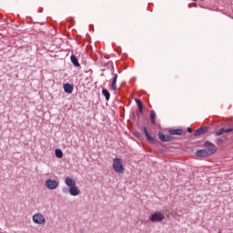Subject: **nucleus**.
Wrapping results in <instances>:
<instances>
[{
  "mask_svg": "<svg viewBox=\"0 0 233 233\" xmlns=\"http://www.w3.org/2000/svg\"><path fill=\"white\" fill-rule=\"evenodd\" d=\"M212 155H214L213 149H198L195 153L197 157H210Z\"/></svg>",
  "mask_w": 233,
  "mask_h": 233,
  "instance_id": "nucleus-3",
  "label": "nucleus"
},
{
  "mask_svg": "<svg viewBox=\"0 0 233 233\" xmlns=\"http://www.w3.org/2000/svg\"><path fill=\"white\" fill-rule=\"evenodd\" d=\"M63 88L66 94H72V92H74V85L69 83L64 84Z\"/></svg>",
  "mask_w": 233,
  "mask_h": 233,
  "instance_id": "nucleus-10",
  "label": "nucleus"
},
{
  "mask_svg": "<svg viewBox=\"0 0 233 233\" xmlns=\"http://www.w3.org/2000/svg\"><path fill=\"white\" fill-rule=\"evenodd\" d=\"M207 132H208V127H200L194 132L193 136L198 137V136H203V134H207Z\"/></svg>",
  "mask_w": 233,
  "mask_h": 233,
  "instance_id": "nucleus-9",
  "label": "nucleus"
},
{
  "mask_svg": "<svg viewBox=\"0 0 233 233\" xmlns=\"http://www.w3.org/2000/svg\"><path fill=\"white\" fill-rule=\"evenodd\" d=\"M157 136H158V139L162 143H168V141H172V139L174 138L170 135H165V133H163V131H158Z\"/></svg>",
  "mask_w": 233,
  "mask_h": 233,
  "instance_id": "nucleus-5",
  "label": "nucleus"
},
{
  "mask_svg": "<svg viewBox=\"0 0 233 233\" xmlns=\"http://www.w3.org/2000/svg\"><path fill=\"white\" fill-rule=\"evenodd\" d=\"M113 169L117 174H123V172H125V167H123V159L114 158L113 159Z\"/></svg>",
  "mask_w": 233,
  "mask_h": 233,
  "instance_id": "nucleus-1",
  "label": "nucleus"
},
{
  "mask_svg": "<svg viewBox=\"0 0 233 233\" xmlns=\"http://www.w3.org/2000/svg\"><path fill=\"white\" fill-rule=\"evenodd\" d=\"M70 59L74 66H76L77 68L81 66V64H79V60L77 59V56H76V55H71Z\"/></svg>",
  "mask_w": 233,
  "mask_h": 233,
  "instance_id": "nucleus-13",
  "label": "nucleus"
},
{
  "mask_svg": "<svg viewBox=\"0 0 233 233\" xmlns=\"http://www.w3.org/2000/svg\"><path fill=\"white\" fill-rule=\"evenodd\" d=\"M102 96H104V97L106 98V101H110V92L106 88L102 89Z\"/></svg>",
  "mask_w": 233,
  "mask_h": 233,
  "instance_id": "nucleus-17",
  "label": "nucleus"
},
{
  "mask_svg": "<svg viewBox=\"0 0 233 233\" xmlns=\"http://www.w3.org/2000/svg\"><path fill=\"white\" fill-rule=\"evenodd\" d=\"M62 192H63V194H68V192L70 193V189H68V187H65L62 188Z\"/></svg>",
  "mask_w": 233,
  "mask_h": 233,
  "instance_id": "nucleus-21",
  "label": "nucleus"
},
{
  "mask_svg": "<svg viewBox=\"0 0 233 233\" xmlns=\"http://www.w3.org/2000/svg\"><path fill=\"white\" fill-rule=\"evenodd\" d=\"M136 101V104L137 106V108H138V112L140 114H143V102L137 98L135 99Z\"/></svg>",
  "mask_w": 233,
  "mask_h": 233,
  "instance_id": "nucleus-16",
  "label": "nucleus"
},
{
  "mask_svg": "<svg viewBox=\"0 0 233 233\" xmlns=\"http://www.w3.org/2000/svg\"><path fill=\"white\" fill-rule=\"evenodd\" d=\"M69 194L70 196H79V194H81V191L79 190V188H77V186L75 185L69 187Z\"/></svg>",
  "mask_w": 233,
  "mask_h": 233,
  "instance_id": "nucleus-11",
  "label": "nucleus"
},
{
  "mask_svg": "<svg viewBox=\"0 0 233 233\" xmlns=\"http://www.w3.org/2000/svg\"><path fill=\"white\" fill-rule=\"evenodd\" d=\"M45 185L49 190H56V188L59 187V182H57V180L48 179L46 181Z\"/></svg>",
  "mask_w": 233,
  "mask_h": 233,
  "instance_id": "nucleus-6",
  "label": "nucleus"
},
{
  "mask_svg": "<svg viewBox=\"0 0 233 233\" xmlns=\"http://www.w3.org/2000/svg\"><path fill=\"white\" fill-rule=\"evenodd\" d=\"M200 1H202V2H203V1H205V0H200Z\"/></svg>",
  "mask_w": 233,
  "mask_h": 233,
  "instance_id": "nucleus-26",
  "label": "nucleus"
},
{
  "mask_svg": "<svg viewBox=\"0 0 233 233\" xmlns=\"http://www.w3.org/2000/svg\"><path fill=\"white\" fill-rule=\"evenodd\" d=\"M168 134L170 136H183V129L182 128L169 129Z\"/></svg>",
  "mask_w": 233,
  "mask_h": 233,
  "instance_id": "nucleus-12",
  "label": "nucleus"
},
{
  "mask_svg": "<svg viewBox=\"0 0 233 233\" xmlns=\"http://www.w3.org/2000/svg\"><path fill=\"white\" fill-rule=\"evenodd\" d=\"M163 219H165V215H163V213L159 211H156L149 217V220L151 221V223H161Z\"/></svg>",
  "mask_w": 233,
  "mask_h": 233,
  "instance_id": "nucleus-2",
  "label": "nucleus"
},
{
  "mask_svg": "<svg viewBox=\"0 0 233 233\" xmlns=\"http://www.w3.org/2000/svg\"><path fill=\"white\" fill-rule=\"evenodd\" d=\"M225 140H223V138H218L217 139V142L219 144V145H223Z\"/></svg>",
  "mask_w": 233,
  "mask_h": 233,
  "instance_id": "nucleus-24",
  "label": "nucleus"
},
{
  "mask_svg": "<svg viewBox=\"0 0 233 233\" xmlns=\"http://www.w3.org/2000/svg\"><path fill=\"white\" fill-rule=\"evenodd\" d=\"M228 132H233V128L232 127H225V133L228 134Z\"/></svg>",
  "mask_w": 233,
  "mask_h": 233,
  "instance_id": "nucleus-23",
  "label": "nucleus"
},
{
  "mask_svg": "<svg viewBox=\"0 0 233 233\" xmlns=\"http://www.w3.org/2000/svg\"><path fill=\"white\" fill-rule=\"evenodd\" d=\"M117 84V74H115L114 75V77H113V80H112V83H111V87L110 89L111 90H117V86H116Z\"/></svg>",
  "mask_w": 233,
  "mask_h": 233,
  "instance_id": "nucleus-15",
  "label": "nucleus"
},
{
  "mask_svg": "<svg viewBox=\"0 0 233 233\" xmlns=\"http://www.w3.org/2000/svg\"><path fill=\"white\" fill-rule=\"evenodd\" d=\"M137 118L139 119V116H137Z\"/></svg>",
  "mask_w": 233,
  "mask_h": 233,
  "instance_id": "nucleus-27",
  "label": "nucleus"
},
{
  "mask_svg": "<svg viewBox=\"0 0 233 233\" xmlns=\"http://www.w3.org/2000/svg\"><path fill=\"white\" fill-rule=\"evenodd\" d=\"M55 156L56 157H57L58 159H61L63 157V150L56 148L55 150Z\"/></svg>",
  "mask_w": 233,
  "mask_h": 233,
  "instance_id": "nucleus-19",
  "label": "nucleus"
},
{
  "mask_svg": "<svg viewBox=\"0 0 233 233\" xmlns=\"http://www.w3.org/2000/svg\"><path fill=\"white\" fill-rule=\"evenodd\" d=\"M223 134H225V127L220 128L218 131L215 132V136L218 137V136H223Z\"/></svg>",
  "mask_w": 233,
  "mask_h": 233,
  "instance_id": "nucleus-20",
  "label": "nucleus"
},
{
  "mask_svg": "<svg viewBox=\"0 0 233 233\" xmlns=\"http://www.w3.org/2000/svg\"><path fill=\"white\" fill-rule=\"evenodd\" d=\"M187 132L188 134H192L194 132V130L191 127H187Z\"/></svg>",
  "mask_w": 233,
  "mask_h": 233,
  "instance_id": "nucleus-25",
  "label": "nucleus"
},
{
  "mask_svg": "<svg viewBox=\"0 0 233 233\" xmlns=\"http://www.w3.org/2000/svg\"><path fill=\"white\" fill-rule=\"evenodd\" d=\"M203 147H205V148H207V150H213V154H216V152H218V147H216V145H214V143L206 140L203 144Z\"/></svg>",
  "mask_w": 233,
  "mask_h": 233,
  "instance_id": "nucleus-8",
  "label": "nucleus"
},
{
  "mask_svg": "<svg viewBox=\"0 0 233 233\" xmlns=\"http://www.w3.org/2000/svg\"><path fill=\"white\" fill-rule=\"evenodd\" d=\"M33 221L35 225H45L46 223V219L41 213H35L33 215Z\"/></svg>",
  "mask_w": 233,
  "mask_h": 233,
  "instance_id": "nucleus-4",
  "label": "nucleus"
},
{
  "mask_svg": "<svg viewBox=\"0 0 233 233\" xmlns=\"http://www.w3.org/2000/svg\"><path fill=\"white\" fill-rule=\"evenodd\" d=\"M133 136H135V137H141V133L136 131L133 133Z\"/></svg>",
  "mask_w": 233,
  "mask_h": 233,
  "instance_id": "nucleus-22",
  "label": "nucleus"
},
{
  "mask_svg": "<svg viewBox=\"0 0 233 233\" xmlns=\"http://www.w3.org/2000/svg\"><path fill=\"white\" fill-rule=\"evenodd\" d=\"M150 121L152 125H156V111L151 110L149 115Z\"/></svg>",
  "mask_w": 233,
  "mask_h": 233,
  "instance_id": "nucleus-18",
  "label": "nucleus"
},
{
  "mask_svg": "<svg viewBox=\"0 0 233 233\" xmlns=\"http://www.w3.org/2000/svg\"><path fill=\"white\" fill-rule=\"evenodd\" d=\"M65 183H66V187H69V188L76 186V180H74L70 177H67L66 178Z\"/></svg>",
  "mask_w": 233,
  "mask_h": 233,
  "instance_id": "nucleus-14",
  "label": "nucleus"
},
{
  "mask_svg": "<svg viewBox=\"0 0 233 233\" xmlns=\"http://www.w3.org/2000/svg\"><path fill=\"white\" fill-rule=\"evenodd\" d=\"M143 130L144 133L146 135L147 140L151 144V145H157V143L158 142L157 139L154 138V137H152V135H150V133H148V129H147V127H143Z\"/></svg>",
  "mask_w": 233,
  "mask_h": 233,
  "instance_id": "nucleus-7",
  "label": "nucleus"
}]
</instances>
